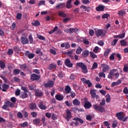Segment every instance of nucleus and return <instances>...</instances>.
<instances>
[{
	"mask_svg": "<svg viewBox=\"0 0 128 128\" xmlns=\"http://www.w3.org/2000/svg\"><path fill=\"white\" fill-rule=\"evenodd\" d=\"M80 8H82L83 10H85V12H90V10H92L90 7H87L84 5H82V6H80Z\"/></svg>",
	"mask_w": 128,
	"mask_h": 128,
	"instance_id": "f3484780",
	"label": "nucleus"
},
{
	"mask_svg": "<svg viewBox=\"0 0 128 128\" xmlns=\"http://www.w3.org/2000/svg\"><path fill=\"white\" fill-rule=\"evenodd\" d=\"M72 104L74 106H80V102L76 98L73 100Z\"/></svg>",
	"mask_w": 128,
	"mask_h": 128,
	"instance_id": "c9c22d12",
	"label": "nucleus"
},
{
	"mask_svg": "<svg viewBox=\"0 0 128 128\" xmlns=\"http://www.w3.org/2000/svg\"><path fill=\"white\" fill-rule=\"evenodd\" d=\"M84 108L88 110L90 108H92V103L90 102H85L84 104Z\"/></svg>",
	"mask_w": 128,
	"mask_h": 128,
	"instance_id": "4be33fe9",
	"label": "nucleus"
},
{
	"mask_svg": "<svg viewBox=\"0 0 128 128\" xmlns=\"http://www.w3.org/2000/svg\"><path fill=\"white\" fill-rule=\"evenodd\" d=\"M40 78V75H38L36 74H31L30 80L32 82H34V80H38Z\"/></svg>",
	"mask_w": 128,
	"mask_h": 128,
	"instance_id": "39448f33",
	"label": "nucleus"
},
{
	"mask_svg": "<svg viewBox=\"0 0 128 128\" xmlns=\"http://www.w3.org/2000/svg\"><path fill=\"white\" fill-rule=\"evenodd\" d=\"M20 69H14L13 70V74H15V75L20 74Z\"/></svg>",
	"mask_w": 128,
	"mask_h": 128,
	"instance_id": "de8ad7c7",
	"label": "nucleus"
},
{
	"mask_svg": "<svg viewBox=\"0 0 128 128\" xmlns=\"http://www.w3.org/2000/svg\"><path fill=\"white\" fill-rule=\"evenodd\" d=\"M54 82L52 80H50L48 81L47 83L45 84H44V86H45V88H52V86H54Z\"/></svg>",
	"mask_w": 128,
	"mask_h": 128,
	"instance_id": "6e6552de",
	"label": "nucleus"
},
{
	"mask_svg": "<svg viewBox=\"0 0 128 128\" xmlns=\"http://www.w3.org/2000/svg\"><path fill=\"white\" fill-rule=\"evenodd\" d=\"M22 14L20 12H18L16 16V18L18 20H22Z\"/></svg>",
	"mask_w": 128,
	"mask_h": 128,
	"instance_id": "49530a36",
	"label": "nucleus"
},
{
	"mask_svg": "<svg viewBox=\"0 0 128 128\" xmlns=\"http://www.w3.org/2000/svg\"><path fill=\"white\" fill-rule=\"evenodd\" d=\"M123 92L125 94H128V87H125L123 90Z\"/></svg>",
	"mask_w": 128,
	"mask_h": 128,
	"instance_id": "774afa93",
	"label": "nucleus"
},
{
	"mask_svg": "<svg viewBox=\"0 0 128 128\" xmlns=\"http://www.w3.org/2000/svg\"><path fill=\"white\" fill-rule=\"evenodd\" d=\"M110 70V66L106 64H103L102 72H106Z\"/></svg>",
	"mask_w": 128,
	"mask_h": 128,
	"instance_id": "a211bd4d",
	"label": "nucleus"
},
{
	"mask_svg": "<svg viewBox=\"0 0 128 128\" xmlns=\"http://www.w3.org/2000/svg\"><path fill=\"white\" fill-rule=\"evenodd\" d=\"M98 50H100V48H98V46H96L94 49L93 52H94V54H98Z\"/></svg>",
	"mask_w": 128,
	"mask_h": 128,
	"instance_id": "680f3d73",
	"label": "nucleus"
},
{
	"mask_svg": "<svg viewBox=\"0 0 128 128\" xmlns=\"http://www.w3.org/2000/svg\"><path fill=\"white\" fill-rule=\"evenodd\" d=\"M90 94H91L92 98H94L96 96V90H90Z\"/></svg>",
	"mask_w": 128,
	"mask_h": 128,
	"instance_id": "e433bc0d",
	"label": "nucleus"
},
{
	"mask_svg": "<svg viewBox=\"0 0 128 128\" xmlns=\"http://www.w3.org/2000/svg\"><path fill=\"white\" fill-rule=\"evenodd\" d=\"M58 14L61 18H66V14L64 11H59Z\"/></svg>",
	"mask_w": 128,
	"mask_h": 128,
	"instance_id": "c756f323",
	"label": "nucleus"
},
{
	"mask_svg": "<svg viewBox=\"0 0 128 128\" xmlns=\"http://www.w3.org/2000/svg\"><path fill=\"white\" fill-rule=\"evenodd\" d=\"M106 105V99L104 98L102 102H100V106H98V104L93 105V108L95 110H98L100 112H106V110L104 108L102 107Z\"/></svg>",
	"mask_w": 128,
	"mask_h": 128,
	"instance_id": "f257e3e1",
	"label": "nucleus"
},
{
	"mask_svg": "<svg viewBox=\"0 0 128 128\" xmlns=\"http://www.w3.org/2000/svg\"><path fill=\"white\" fill-rule=\"evenodd\" d=\"M34 124H36V126H40V119L36 118L33 120Z\"/></svg>",
	"mask_w": 128,
	"mask_h": 128,
	"instance_id": "bb28decb",
	"label": "nucleus"
},
{
	"mask_svg": "<svg viewBox=\"0 0 128 128\" xmlns=\"http://www.w3.org/2000/svg\"><path fill=\"white\" fill-rule=\"evenodd\" d=\"M38 38L40 40H46V38L42 35H38L37 36Z\"/></svg>",
	"mask_w": 128,
	"mask_h": 128,
	"instance_id": "4d7b16f0",
	"label": "nucleus"
},
{
	"mask_svg": "<svg viewBox=\"0 0 128 128\" xmlns=\"http://www.w3.org/2000/svg\"><path fill=\"white\" fill-rule=\"evenodd\" d=\"M89 34L90 36H92L94 34V32L92 30H89Z\"/></svg>",
	"mask_w": 128,
	"mask_h": 128,
	"instance_id": "e2e57ef3",
	"label": "nucleus"
},
{
	"mask_svg": "<svg viewBox=\"0 0 128 128\" xmlns=\"http://www.w3.org/2000/svg\"><path fill=\"white\" fill-rule=\"evenodd\" d=\"M70 124L72 126H78V122H72L70 123Z\"/></svg>",
	"mask_w": 128,
	"mask_h": 128,
	"instance_id": "5fc2aeb1",
	"label": "nucleus"
},
{
	"mask_svg": "<svg viewBox=\"0 0 128 128\" xmlns=\"http://www.w3.org/2000/svg\"><path fill=\"white\" fill-rule=\"evenodd\" d=\"M65 118L68 122H70V120L72 118V112L69 110H66V116Z\"/></svg>",
	"mask_w": 128,
	"mask_h": 128,
	"instance_id": "0eeeda50",
	"label": "nucleus"
},
{
	"mask_svg": "<svg viewBox=\"0 0 128 128\" xmlns=\"http://www.w3.org/2000/svg\"><path fill=\"white\" fill-rule=\"evenodd\" d=\"M0 67L2 70L6 68V63L2 60H0Z\"/></svg>",
	"mask_w": 128,
	"mask_h": 128,
	"instance_id": "58836bf2",
	"label": "nucleus"
},
{
	"mask_svg": "<svg viewBox=\"0 0 128 128\" xmlns=\"http://www.w3.org/2000/svg\"><path fill=\"white\" fill-rule=\"evenodd\" d=\"M90 54V52L88 50H84L82 54V58H88Z\"/></svg>",
	"mask_w": 128,
	"mask_h": 128,
	"instance_id": "393cba45",
	"label": "nucleus"
},
{
	"mask_svg": "<svg viewBox=\"0 0 128 128\" xmlns=\"http://www.w3.org/2000/svg\"><path fill=\"white\" fill-rule=\"evenodd\" d=\"M106 102H110V94H108L106 96Z\"/></svg>",
	"mask_w": 128,
	"mask_h": 128,
	"instance_id": "09e8293b",
	"label": "nucleus"
},
{
	"mask_svg": "<svg viewBox=\"0 0 128 128\" xmlns=\"http://www.w3.org/2000/svg\"><path fill=\"white\" fill-rule=\"evenodd\" d=\"M118 71V70L116 68H113L111 70L108 76V78H109L110 80H112V78H114V76H116V79L118 78V76H120V74L118 72H116ZM116 72V73H114Z\"/></svg>",
	"mask_w": 128,
	"mask_h": 128,
	"instance_id": "f03ea898",
	"label": "nucleus"
},
{
	"mask_svg": "<svg viewBox=\"0 0 128 128\" xmlns=\"http://www.w3.org/2000/svg\"><path fill=\"white\" fill-rule=\"evenodd\" d=\"M35 96H44V93H42V91H36L35 92Z\"/></svg>",
	"mask_w": 128,
	"mask_h": 128,
	"instance_id": "f704fd0d",
	"label": "nucleus"
},
{
	"mask_svg": "<svg viewBox=\"0 0 128 128\" xmlns=\"http://www.w3.org/2000/svg\"><path fill=\"white\" fill-rule=\"evenodd\" d=\"M24 54L26 56H28V58H29L30 60L34 58L35 56L34 54L30 52V51L28 50L26 51L24 53Z\"/></svg>",
	"mask_w": 128,
	"mask_h": 128,
	"instance_id": "9d476101",
	"label": "nucleus"
},
{
	"mask_svg": "<svg viewBox=\"0 0 128 128\" xmlns=\"http://www.w3.org/2000/svg\"><path fill=\"white\" fill-rule=\"evenodd\" d=\"M30 114L32 118H34L36 116H38V113H36V112H31Z\"/></svg>",
	"mask_w": 128,
	"mask_h": 128,
	"instance_id": "13d9d810",
	"label": "nucleus"
},
{
	"mask_svg": "<svg viewBox=\"0 0 128 128\" xmlns=\"http://www.w3.org/2000/svg\"><path fill=\"white\" fill-rule=\"evenodd\" d=\"M28 126V122H24L23 124H20V126L22 128H26Z\"/></svg>",
	"mask_w": 128,
	"mask_h": 128,
	"instance_id": "603ef678",
	"label": "nucleus"
},
{
	"mask_svg": "<svg viewBox=\"0 0 128 128\" xmlns=\"http://www.w3.org/2000/svg\"><path fill=\"white\" fill-rule=\"evenodd\" d=\"M17 116L19 118H24V115L22 114V112H18L17 114Z\"/></svg>",
	"mask_w": 128,
	"mask_h": 128,
	"instance_id": "052dcab7",
	"label": "nucleus"
},
{
	"mask_svg": "<svg viewBox=\"0 0 128 128\" xmlns=\"http://www.w3.org/2000/svg\"><path fill=\"white\" fill-rule=\"evenodd\" d=\"M96 10L97 12H104V6L102 5L98 6L96 7Z\"/></svg>",
	"mask_w": 128,
	"mask_h": 128,
	"instance_id": "412c9836",
	"label": "nucleus"
},
{
	"mask_svg": "<svg viewBox=\"0 0 128 128\" xmlns=\"http://www.w3.org/2000/svg\"><path fill=\"white\" fill-rule=\"evenodd\" d=\"M76 65L78 66V68H80L83 74H88V68L86 67V65L82 62H78L76 64Z\"/></svg>",
	"mask_w": 128,
	"mask_h": 128,
	"instance_id": "20e7f679",
	"label": "nucleus"
},
{
	"mask_svg": "<svg viewBox=\"0 0 128 128\" xmlns=\"http://www.w3.org/2000/svg\"><path fill=\"white\" fill-rule=\"evenodd\" d=\"M56 65L54 64H50L48 66V70H56Z\"/></svg>",
	"mask_w": 128,
	"mask_h": 128,
	"instance_id": "c85d7f7f",
	"label": "nucleus"
},
{
	"mask_svg": "<svg viewBox=\"0 0 128 128\" xmlns=\"http://www.w3.org/2000/svg\"><path fill=\"white\" fill-rule=\"evenodd\" d=\"M103 32H104V31H102V30H98L95 31V34L96 36L98 37V36H102Z\"/></svg>",
	"mask_w": 128,
	"mask_h": 128,
	"instance_id": "6ab92c4d",
	"label": "nucleus"
},
{
	"mask_svg": "<svg viewBox=\"0 0 128 128\" xmlns=\"http://www.w3.org/2000/svg\"><path fill=\"white\" fill-rule=\"evenodd\" d=\"M38 106L40 110H44L48 108L46 106V105H44V102L40 101L39 102V104H38Z\"/></svg>",
	"mask_w": 128,
	"mask_h": 128,
	"instance_id": "9b49d317",
	"label": "nucleus"
},
{
	"mask_svg": "<svg viewBox=\"0 0 128 128\" xmlns=\"http://www.w3.org/2000/svg\"><path fill=\"white\" fill-rule=\"evenodd\" d=\"M110 52V48H107L104 52V56H108Z\"/></svg>",
	"mask_w": 128,
	"mask_h": 128,
	"instance_id": "79ce46f5",
	"label": "nucleus"
},
{
	"mask_svg": "<svg viewBox=\"0 0 128 128\" xmlns=\"http://www.w3.org/2000/svg\"><path fill=\"white\" fill-rule=\"evenodd\" d=\"M82 52V49L80 46H78L76 50V54H80Z\"/></svg>",
	"mask_w": 128,
	"mask_h": 128,
	"instance_id": "a19ab883",
	"label": "nucleus"
},
{
	"mask_svg": "<svg viewBox=\"0 0 128 128\" xmlns=\"http://www.w3.org/2000/svg\"><path fill=\"white\" fill-rule=\"evenodd\" d=\"M28 96V94L24 92H22L21 94H20V98H22L23 100L24 98H26Z\"/></svg>",
	"mask_w": 128,
	"mask_h": 128,
	"instance_id": "7c9ffc66",
	"label": "nucleus"
},
{
	"mask_svg": "<svg viewBox=\"0 0 128 128\" xmlns=\"http://www.w3.org/2000/svg\"><path fill=\"white\" fill-rule=\"evenodd\" d=\"M120 44L122 46H126V45L128 44V43H126V40H121L120 41Z\"/></svg>",
	"mask_w": 128,
	"mask_h": 128,
	"instance_id": "c03bdc74",
	"label": "nucleus"
},
{
	"mask_svg": "<svg viewBox=\"0 0 128 128\" xmlns=\"http://www.w3.org/2000/svg\"><path fill=\"white\" fill-rule=\"evenodd\" d=\"M90 58H93L94 60L98 58V56L94 54V52H90Z\"/></svg>",
	"mask_w": 128,
	"mask_h": 128,
	"instance_id": "ea45409f",
	"label": "nucleus"
},
{
	"mask_svg": "<svg viewBox=\"0 0 128 128\" xmlns=\"http://www.w3.org/2000/svg\"><path fill=\"white\" fill-rule=\"evenodd\" d=\"M10 88V85L4 84L2 85V92H6V90H8Z\"/></svg>",
	"mask_w": 128,
	"mask_h": 128,
	"instance_id": "a878e982",
	"label": "nucleus"
},
{
	"mask_svg": "<svg viewBox=\"0 0 128 128\" xmlns=\"http://www.w3.org/2000/svg\"><path fill=\"white\" fill-rule=\"evenodd\" d=\"M122 82V80H118L116 82H113L112 84V86L113 88L114 86H118V84H120Z\"/></svg>",
	"mask_w": 128,
	"mask_h": 128,
	"instance_id": "473e14b6",
	"label": "nucleus"
},
{
	"mask_svg": "<svg viewBox=\"0 0 128 128\" xmlns=\"http://www.w3.org/2000/svg\"><path fill=\"white\" fill-rule=\"evenodd\" d=\"M72 0H68L66 2V7L67 8H72Z\"/></svg>",
	"mask_w": 128,
	"mask_h": 128,
	"instance_id": "b1692460",
	"label": "nucleus"
},
{
	"mask_svg": "<svg viewBox=\"0 0 128 128\" xmlns=\"http://www.w3.org/2000/svg\"><path fill=\"white\" fill-rule=\"evenodd\" d=\"M124 114L123 112H119L116 114V117L119 120H124V116L122 115Z\"/></svg>",
	"mask_w": 128,
	"mask_h": 128,
	"instance_id": "4468645a",
	"label": "nucleus"
},
{
	"mask_svg": "<svg viewBox=\"0 0 128 128\" xmlns=\"http://www.w3.org/2000/svg\"><path fill=\"white\" fill-rule=\"evenodd\" d=\"M118 42V39H114L112 42H111V44L112 46H116V43Z\"/></svg>",
	"mask_w": 128,
	"mask_h": 128,
	"instance_id": "bf43d9fd",
	"label": "nucleus"
},
{
	"mask_svg": "<svg viewBox=\"0 0 128 128\" xmlns=\"http://www.w3.org/2000/svg\"><path fill=\"white\" fill-rule=\"evenodd\" d=\"M99 78H106V74L104 72H101L98 74Z\"/></svg>",
	"mask_w": 128,
	"mask_h": 128,
	"instance_id": "6e6d98bb",
	"label": "nucleus"
},
{
	"mask_svg": "<svg viewBox=\"0 0 128 128\" xmlns=\"http://www.w3.org/2000/svg\"><path fill=\"white\" fill-rule=\"evenodd\" d=\"M20 42L22 44H28L30 42L28 39L26 37L21 36L20 38Z\"/></svg>",
	"mask_w": 128,
	"mask_h": 128,
	"instance_id": "1a4fd4ad",
	"label": "nucleus"
},
{
	"mask_svg": "<svg viewBox=\"0 0 128 128\" xmlns=\"http://www.w3.org/2000/svg\"><path fill=\"white\" fill-rule=\"evenodd\" d=\"M73 120H75L76 122H79L80 124H84V120H82V118H78V117L74 118Z\"/></svg>",
	"mask_w": 128,
	"mask_h": 128,
	"instance_id": "2f4dec72",
	"label": "nucleus"
},
{
	"mask_svg": "<svg viewBox=\"0 0 128 128\" xmlns=\"http://www.w3.org/2000/svg\"><path fill=\"white\" fill-rule=\"evenodd\" d=\"M80 8H82L83 10H85V12H90V10H92L90 7H87L84 5H82V6H80Z\"/></svg>",
	"mask_w": 128,
	"mask_h": 128,
	"instance_id": "dca6fc26",
	"label": "nucleus"
},
{
	"mask_svg": "<svg viewBox=\"0 0 128 128\" xmlns=\"http://www.w3.org/2000/svg\"><path fill=\"white\" fill-rule=\"evenodd\" d=\"M114 54H112L110 55V60H114Z\"/></svg>",
	"mask_w": 128,
	"mask_h": 128,
	"instance_id": "69168bd1",
	"label": "nucleus"
},
{
	"mask_svg": "<svg viewBox=\"0 0 128 128\" xmlns=\"http://www.w3.org/2000/svg\"><path fill=\"white\" fill-rule=\"evenodd\" d=\"M58 27L56 26L53 30H52L48 32L50 34H52L54 32H56L58 30Z\"/></svg>",
	"mask_w": 128,
	"mask_h": 128,
	"instance_id": "37998d69",
	"label": "nucleus"
},
{
	"mask_svg": "<svg viewBox=\"0 0 128 128\" xmlns=\"http://www.w3.org/2000/svg\"><path fill=\"white\" fill-rule=\"evenodd\" d=\"M126 14V12L124 10H121L118 11V14L121 18H124V16Z\"/></svg>",
	"mask_w": 128,
	"mask_h": 128,
	"instance_id": "f8f14e48",
	"label": "nucleus"
},
{
	"mask_svg": "<svg viewBox=\"0 0 128 128\" xmlns=\"http://www.w3.org/2000/svg\"><path fill=\"white\" fill-rule=\"evenodd\" d=\"M98 63L94 62L91 69L92 70H96V68H98Z\"/></svg>",
	"mask_w": 128,
	"mask_h": 128,
	"instance_id": "8fccbe9b",
	"label": "nucleus"
},
{
	"mask_svg": "<svg viewBox=\"0 0 128 128\" xmlns=\"http://www.w3.org/2000/svg\"><path fill=\"white\" fill-rule=\"evenodd\" d=\"M32 24L34 26H40V22L38 20H36L35 22H32Z\"/></svg>",
	"mask_w": 128,
	"mask_h": 128,
	"instance_id": "a18cd8bd",
	"label": "nucleus"
},
{
	"mask_svg": "<svg viewBox=\"0 0 128 128\" xmlns=\"http://www.w3.org/2000/svg\"><path fill=\"white\" fill-rule=\"evenodd\" d=\"M55 98L57 100L61 101L64 100V96H62L60 94H56L55 96Z\"/></svg>",
	"mask_w": 128,
	"mask_h": 128,
	"instance_id": "72a5a7b5",
	"label": "nucleus"
},
{
	"mask_svg": "<svg viewBox=\"0 0 128 128\" xmlns=\"http://www.w3.org/2000/svg\"><path fill=\"white\" fill-rule=\"evenodd\" d=\"M28 40L30 44H34V38H32V35L30 34L28 36Z\"/></svg>",
	"mask_w": 128,
	"mask_h": 128,
	"instance_id": "3c124183",
	"label": "nucleus"
},
{
	"mask_svg": "<svg viewBox=\"0 0 128 128\" xmlns=\"http://www.w3.org/2000/svg\"><path fill=\"white\" fill-rule=\"evenodd\" d=\"M80 80L82 82L83 84H88V88H91V86H92V83L90 82V80H88L85 78H82L80 79Z\"/></svg>",
	"mask_w": 128,
	"mask_h": 128,
	"instance_id": "423d86ee",
	"label": "nucleus"
},
{
	"mask_svg": "<svg viewBox=\"0 0 128 128\" xmlns=\"http://www.w3.org/2000/svg\"><path fill=\"white\" fill-rule=\"evenodd\" d=\"M116 56L118 58V60H122V55H120V54H116Z\"/></svg>",
	"mask_w": 128,
	"mask_h": 128,
	"instance_id": "338daca9",
	"label": "nucleus"
},
{
	"mask_svg": "<svg viewBox=\"0 0 128 128\" xmlns=\"http://www.w3.org/2000/svg\"><path fill=\"white\" fill-rule=\"evenodd\" d=\"M123 72H128V66L125 64L124 66Z\"/></svg>",
	"mask_w": 128,
	"mask_h": 128,
	"instance_id": "864d4df0",
	"label": "nucleus"
},
{
	"mask_svg": "<svg viewBox=\"0 0 128 128\" xmlns=\"http://www.w3.org/2000/svg\"><path fill=\"white\" fill-rule=\"evenodd\" d=\"M70 94H68L66 96V98H76V92H74V91H70Z\"/></svg>",
	"mask_w": 128,
	"mask_h": 128,
	"instance_id": "cd10ccee",
	"label": "nucleus"
},
{
	"mask_svg": "<svg viewBox=\"0 0 128 128\" xmlns=\"http://www.w3.org/2000/svg\"><path fill=\"white\" fill-rule=\"evenodd\" d=\"M64 64L68 68H72V63L70 62V59H66L64 61Z\"/></svg>",
	"mask_w": 128,
	"mask_h": 128,
	"instance_id": "ddd939ff",
	"label": "nucleus"
},
{
	"mask_svg": "<svg viewBox=\"0 0 128 128\" xmlns=\"http://www.w3.org/2000/svg\"><path fill=\"white\" fill-rule=\"evenodd\" d=\"M8 106H10V108H14V104L12 103L10 100H6L4 106H2V110H9L10 108Z\"/></svg>",
	"mask_w": 128,
	"mask_h": 128,
	"instance_id": "7ed1b4c3",
	"label": "nucleus"
},
{
	"mask_svg": "<svg viewBox=\"0 0 128 128\" xmlns=\"http://www.w3.org/2000/svg\"><path fill=\"white\" fill-rule=\"evenodd\" d=\"M65 90L67 94H70V91L72 90V88L70 86L67 85L65 88Z\"/></svg>",
	"mask_w": 128,
	"mask_h": 128,
	"instance_id": "4c0bfd02",
	"label": "nucleus"
},
{
	"mask_svg": "<svg viewBox=\"0 0 128 128\" xmlns=\"http://www.w3.org/2000/svg\"><path fill=\"white\" fill-rule=\"evenodd\" d=\"M66 8V4L64 3H60L56 6V8H57V10H60V8Z\"/></svg>",
	"mask_w": 128,
	"mask_h": 128,
	"instance_id": "aec40b11",
	"label": "nucleus"
},
{
	"mask_svg": "<svg viewBox=\"0 0 128 128\" xmlns=\"http://www.w3.org/2000/svg\"><path fill=\"white\" fill-rule=\"evenodd\" d=\"M29 108L30 110H35L37 108L36 104V103H30L29 104Z\"/></svg>",
	"mask_w": 128,
	"mask_h": 128,
	"instance_id": "2eb2a0df",
	"label": "nucleus"
},
{
	"mask_svg": "<svg viewBox=\"0 0 128 128\" xmlns=\"http://www.w3.org/2000/svg\"><path fill=\"white\" fill-rule=\"evenodd\" d=\"M19 66L22 70H26L28 68V67L26 64H19Z\"/></svg>",
	"mask_w": 128,
	"mask_h": 128,
	"instance_id": "5701e85b",
	"label": "nucleus"
},
{
	"mask_svg": "<svg viewBox=\"0 0 128 128\" xmlns=\"http://www.w3.org/2000/svg\"><path fill=\"white\" fill-rule=\"evenodd\" d=\"M21 88L22 90H24V92H28V88L24 86H22L21 87Z\"/></svg>",
	"mask_w": 128,
	"mask_h": 128,
	"instance_id": "0e129e2a",
	"label": "nucleus"
}]
</instances>
